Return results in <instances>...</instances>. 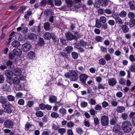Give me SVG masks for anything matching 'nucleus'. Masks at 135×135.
I'll return each instance as SVG.
<instances>
[{
    "label": "nucleus",
    "instance_id": "f257e3e1",
    "mask_svg": "<svg viewBox=\"0 0 135 135\" xmlns=\"http://www.w3.org/2000/svg\"><path fill=\"white\" fill-rule=\"evenodd\" d=\"M121 127L122 130L126 133L131 132L133 129V126L131 123L129 121L126 120L122 122Z\"/></svg>",
    "mask_w": 135,
    "mask_h": 135
},
{
    "label": "nucleus",
    "instance_id": "f03ea898",
    "mask_svg": "<svg viewBox=\"0 0 135 135\" xmlns=\"http://www.w3.org/2000/svg\"><path fill=\"white\" fill-rule=\"evenodd\" d=\"M64 76L65 78L70 79L72 81H76L78 78L77 74L74 71H69L68 73H65Z\"/></svg>",
    "mask_w": 135,
    "mask_h": 135
},
{
    "label": "nucleus",
    "instance_id": "7ed1b4c3",
    "mask_svg": "<svg viewBox=\"0 0 135 135\" xmlns=\"http://www.w3.org/2000/svg\"><path fill=\"white\" fill-rule=\"evenodd\" d=\"M41 30L40 26H34L31 28V30L32 32H35V33L39 36H40L42 33Z\"/></svg>",
    "mask_w": 135,
    "mask_h": 135
},
{
    "label": "nucleus",
    "instance_id": "20e7f679",
    "mask_svg": "<svg viewBox=\"0 0 135 135\" xmlns=\"http://www.w3.org/2000/svg\"><path fill=\"white\" fill-rule=\"evenodd\" d=\"M101 123L102 125L106 126L109 124V119L108 117L105 115L102 116L101 118Z\"/></svg>",
    "mask_w": 135,
    "mask_h": 135
},
{
    "label": "nucleus",
    "instance_id": "39448f33",
    "mask_svg": "<svg viewBox=\"0 0 135 135\" xmlns=\"http://www.w3.org/2000/svg\"><path fill=\"white\" fill-rule=\"evenodd\" d=\"M13 122L10 120H6L4 122V125L6 128H11L13 127Z\"/></svg>",
    "mask_w": 135,
    "mask_h": 135
},
{
    "label": "nucleus",
    "instance_id": "423d86ee",
    "mask_svg": "<svg viewBox=\"0 0 135 135\" xmlns=\"http://www.w3.org/2000/svg\"><path fill=\"white\" fill-rule=\"evenodd\" d=\"M65 35L67 39L68 40L71 41L74 39L76 40L78 39L75 36L73 35L69 32L66 33Z\"/></svg>",
    "mask_w": 135,
    "mask_h": 135
},
{
    "label": "nucleus",
    "instance_id": "0eeeda50",
    "mask_svg": "<svg viewBox=\"0 0 135 135\" xmlns=\"http://www.w3.org/2000/svg\"><path fill=\"white\" fill-rule=\"evenodd\" d=\"M31 48V45L28 43L24 44L22 46V50L23 51L27 52L29 51Z\"/></svg>",
    "mask_w": 135,
    "mask_h": 135
},
{
    "label": "nucleus",
    "instance_id": "6e6552de",
    "mask_svg": "<svg viewBox=\"0 0 135 135\" xmlns=\"http://www.w3.org/2000/svg\"><path fill=\"white\" fill-rule=\"evenodd\" d=\"M112 17L114 19L116 23L121 25L123 24V22L122 19L118 16H116L114 14H113V15Z\"/></svg>",
    "mask_w": 135,
    "mask_h": 135
},
{
    "label": "nucleus",
    "instance_id": "1a4fd4ad",
    "mask_svg": "<svg viewBox=\"0 0 135 135\" xmlns=\"http://www.w3.org/2000/svg\"><path fill=\"white\" fill-rule=\"evenodd\" d=\"M88 78L87 75L84 74H80L79 77L80 81L84 84V85H87L85 81Z\"/></svg>",
    "mask_w": 135,
    "mask_h": 135
},
{
    "label": "nucleus",
    "instance_id": "9d476101",
    "mask_svg": "<svg viewBox=\"0 0 135 135\" xmlns=\"http://www.w3.org/2000/svg\"><path fill=\"white\" fill-rule=\"evenodd\" d=\"M109 2V0H98V3L101 6L105 7L108 5Z\"/></svg>",
    "mask_w": 135,
    "mask_h": 135
},
{
    "label": "nucleus",
    "instance_id": "9b49d317",
    "mask_svg": "<svg viewBox=\"0 0 135 135\" xmlns=\"http://www.w3.org/2000/svg\"><path fill=\"white\" fill-rule=\"evenodd\" d=\"M13 73L15 76H19L21 75L22 71L19 68H16L13 69Z\"/></svg>",
    "mask_w": 135,
    "mask_h": 135
},
{
    "label": "nucleus",
    "instance_id": "f8f14e48",
    "mask_svg": "<svg viewBox=\"0 0 135 135\" xmlns=\"http://www.w3.org/2000/svg\"><path fill=\"white\" fill-rule=\"evenodd\" d=\"M5 107H4V111L8 114H10L12 112V107L10 105L7 106V104H5Z\"/></svg>",
    "mask_w": 135,
    "mask_h": 135
},
{
    "label": "nucleus",
    "instance_id": "ddd939ff",
    "mask_svg": "<svg viewBox=\"0 0 135 135\" xmlns=\"http://www.w3.org/2000/svg\"><path fill=\"white\" fill-rule=\"evenodd\" d=\"M54 12L52 9H48L46 10L44 12V15L46 17H47L54 14Z\"/></svg>",
    "mask_w": 135,
    "mask_h": 135
},
{
    "label": "nucleus",
    "instance_id": "4468645a",
    "mask_svg": "<svg viewBox=\"0 0 135 135\" xmlns=\"http://www.w3.org/2000/svg\"><path fill=\"white\" fill-rule=\"evenodd\" d=\"M18 34L17 32H15L14 31L12 32L9 35L8 39V42H10L11 41H12L13 40H14V37L16 36Z\"/></svg>",
    "mask_w": 135,
    "mask_h": 135
},
{
    "label": "nucleus",
    "instance_id": "2eb2a0df",
    "mask_svg": "<svg viewBox=\"0 0 135 135\" xmlns=\"http://www.w3.org/2000/svg\"><path fill=\"white\" fill-rule=\"evenodd\" d=\"M7 102V98L4 96H0V103H1L3 107L4 104H6Z\"/></svg>",
    "mask_w": 135,
    "mask_h": 135
},
{
    "label": "nucleus",
    "instance_id": "dca6fc26",
    "mask_svg": "<svg viewBox=\"0 0 135 135\" xmlns=\"http://www.w3.org/2000/svg\"><path fill=\"white\" fill-rule=\"evenodd\" d=\"M128 4L131 10H134L135 9V4L134 1H129L128 3Z\"/></svg>",
    "mask_w": 135,
    "mask_h": 135
},
{
    "label": "nucleus",
    "instance_id": "f3484780",
    "mask_svg": "<svg viewBox=\"0 0 135 135\" xmlns=\"http://www.w3.org/2000/svg\"><path fill=\"white\" fill-rule=\"evenodd\" d=\"M118 118L115 117L111 119L110 121V124L111 125H114L116 124L118 122Z\"/></svg>",
    "mask_w": 135,
    "mask_h": 135
},
{
    "label": "nucleus",
    "instance_id": "a211bd4d",
    "mask_svg": "<svg viewBox=\"0 0 135 135\" xmlns=\"http://www.w3.org/2000/svg\"><path fill=\"white\" fill-rule=\"evenodd\" d=\"M108 83L109 85L113 86L116 84L117 81L115 79L110 78L108 79Z\"/></svg>",
    "mask_w": 135,
    "mask_h": 135
},
{
    "label": "nucleus",
    "instance_id": "6ab92c4d",
    "mask_svg": "<svg viewBox=\"0 0 135 135\" xmlns=\"http://www.w3.org/2000/svg\"><path fill=\"white\" fill-rule=\"evenodd\" d=\"M22 51L20 50L14 49L13 51V54L16 56H19L21 54Z\"/></svg>",
    "mask_w": 135,
    "mask_h": 135
},
{
    "label": "nucleus",
    "instance_id": "aec40b11",
    "mask_svg": "<svg viewBox=\"0 0 135 135\" xmlns=\"http://www.w3.org/2000/svg\"><path fill=\"white\" fill-rule=\"evenodd\" d=\"M120 126L118 124H117L113 127V131L114 132L117 133L120 132Z\"/></svg>",
    "mask_w": 135,
    "mask_h": 135
},
{
    "label": "nucleus",
    "instance_id": "412c9836",
    "mask_svg": "<svg viewBox=\"0 0 135 135\" xmlns=\"http://www.w3.org/2000/svg\"><path fill=\"white\" fill-rule=\"evenodd\" d=\"M28 38L30 40L33 41L37 39V37L36 34L31 33L29 34L28 36Z\"/></svg>",
    "mask_w": 135,
    "mask_h": 135
},
{
    "label": "nucleus",
    "instance_id": "4be33fe9",
    "mask_svg": "<svg viewBox=\"0 0 135 135\" xmlns=\"http://www.w3.org/2000/svg\"><path fill=\"white\" fill-rule=\"evenodd\" d=\"M57 100V97L54 95H52L49 97V100L52 103L56 102Z\"/></svg>",
    "mask_w": 135,
    "mask_h": 135
},
{
    "label": "nucleus",
    "instance_id": "5701e85b",
    "mask_svg": "<svg viewBox=\"0 0 135 135\" xmlns=\"http://www.w3.org/2000/svg\"><path fill=\"white\" fill-rule=\"evenodd\" d=\"M5 74L7 77H12L13 75V73L9 70H6L5 71Z\"/></svg>",
    "mask_w": 135,
    "mask_h": 135
},
{
    "label": "nucleus",
    "instance_id": "b1692460",
    "mask_svg": "<svg viewBox=\"0 0 135 135\" xmlns=\"http://www.w3.org/2000/svg\"><path fill=\"white\" fill-rule=\"evenodd\" d=\"M35 57V53L33 52L32 51H30L28 52L27 55V57L29 59H33Z\"/></svg>",
    "mask_w": 135,
    "mask_h": 135
},
{
    "label": "nucleus",
    "instance_id": "393cba45",
    "mask_svg": "<svg viewBox=\"0 0 135 135\" xmlns=\"http://www.w3.org/2000/svg\"><path fill=\"white\" fill-rule=\"evenodd\" d=\"M125 110V107L123 106H118L116 108V110L118 113H121L124 112Z\"/></svg>",
    "mask_w": 135,
    "mask_h": 135
},
{
    "label": "nucleus",
    "instance_id": "a878e982",
    "mask_svg": "<svg viewBox=\"0 0 135 135\" xmlns=\"http://www.w3.org/2000/svg\"><path fill=\"white\" fill-rule=\"evenodd\" d=\"M107 84L99 83L98 84V88L99 89H104L107 87Z\"/></svg>",
    "mask_w": 135,
    "mask_h": 135
},
{
    "label": "nucleus",
    "instance_id": "bb28decb",
    "mask_svg": "<svg viewBox=\"0 0 135 135\" xmlns=\"http://www.w3.org/2000/svg\"><path fill=\"white\" fill-rule=\"evenodd\" d=\"M52 37L51 34L48 32H46L44 35V38L46 40H50Z\"/></svg>",
    "mask_w": 135,
    "mask_h": 135
},
{
    "label": "nucleus",
    "instance_id": "cd10ccee",
    "mask_svg": "<svg viewBox=\"0 0 135 135\" xmlns=\"http://www.w3.org/2000/svg\"><path fill=\"white\" fill-rule=\"evenodd\" d=\"M121 29L124 33L127 32L129 31V28L126 25H123L121 26Z\"/></svg>",
    "mask_w": 135,
    "mask_h": 135
},
{
    "label": "nucleus",
    "instance_id": "c85d7f7f",
    "mask_svg": "<svg viewBox=\"0 0 135 135\" xmlns=\"http://www.w3.org/2000/svg\"><path fill=\"white\" fill-rule=\"evenodd\" d=\"M12 82L13 83L15 84H17L20 83V81L18 78L15 77L13 78Z\"/></svg>",
    "mask_w": 135,
    "mask_h": 135
},
{
    "label": "nucleus",
    "instance_id": "c756f323",
    "mask_svg": "<svg viewBox=\"0 0 135 135\" xmlns=\"http://www.w3.org/2000/svg\"><path fill=\"white\" fill-rule=\"evenodd\" d=\"M60 113L63 116H64L66 114V110L64 108L60 109L59 110Z\"/></svg>",
    "mask_w": 135,
    "mask_h": 135
},
{
    "label": "nucleus",
    "instance_id": "7c9ffc66",
    "mask_svg": "<svg viewBox=\"0 0 135 135\" xmlns=\"http://www.w3.org/2000/svg\"><path fill=\"white\" fill-rule=\"evenodd\" d=\"M44 27L46 31H49L50 29V24L49 22L45 23L44 24Z\"/></svg>",
    "mask_w": 135,
    "mask_h": 135
},
{
    "label": "nucleus",
    "instance_id": "2f4dec72",
    "mask_svg": "<svg viewBox=\"0 0 135 135\" xmlns=\"http://www.w3.org/2000/svg\"><path fill=\"white\" fill-rule=\"evenodd\" d=\"M32 14V11H27V12H25V14L24 16V18L27 19Z\"/></svg>",
    "mask_w": 135,
    "mask_h": 135
},
{
    "label": "nucleus",
    "instance_id": "473e14b6",
    "mask_svg": "<svg viewBox=\"0 0 135 135\" xmlns=\"http://www.w3.org/2000/svg\"><path fill=\"white\" fill-rule=\"evenodd\" d=\"M6 63L7 66L9 67L10 69L12 68V66L13 64L12 61L10 60H8L6 61Z\"/></svg>",
    "mask_w": 135,
    "mask_h": 135
},
{
    "label": "nucleus",
    "instance_id": "72a5a7b5",
    "mask_svg": "<svg viewBox=\"0 0 135 135\" xmlns=\"http://www.w3.org/2000/svg\"><path fill=\"white\" fill-rule=\"evenodd\" d=\"M65 49L68 54L71 53L73 51V47L70 46H69L66 47V48Z\"/></svg>",
    "mask_w": 135,
    "mask_h": 135
},
{
    "label": "nucleus",
    "instance_id": "f704fd0d",
    "mask_svg": "<svg viewBox=\"0 0 135 135\" xmlns=\"http://www.w3.org/2000/svg\"><path fill=\"white\" fill-rule=\"evenodd\" d=\"M81 43H75L74 44L75 47L78 49H80L82 45H83V44H82Z\"/></svg>",
    "mask_w": 135,
    "mask_h": 135
},
{
    "label": "nucleus",
    "instance_id": "c9c22d12",
    "mask_svg": "<svg viewBox=\"0 0 135 135\" xmlns=\"http://www.w3.org/2000/svg\"><path fill=\"white\" fill-rule=\"evenodd\" d=\"M52 127L53 129L54 130H58L59 128V125L57 123L55 124H53Z\"/></svg>",
    "mask_w": 135,
    "mask_h": 135
},
{
    "label": "nucleus",
    "instance_id": "e433bc0d",
    "mask_svg": "<svg viewBox=\"0 0 135 135\" xmlns=\"http://www.w3.org/2000/svg\"><path fill=\"white\" fill-rule=\"evenodd\" d=\"M28 31V28L26 27H24L22 28L21 33L24 34L27 33Z\"/></svg>",
    "mask_w": 135,
    "mask_h": 135
},
{
    "label": "nucleus",
    "instance_id": "4c0bfd02",
    "mask_svg": "<svg viewBox=\"0 0 135 135\" xmlns=\"http://www.w3.org/2000/svg\"><path fill=\"white\" fill-rule=\"evenodd\" d=\"M58 132L61 134H62L66 132V130L65 128H59L58 130Z\"/></svg>",
    "mask_w": 135,
    "mask_h": 135
},
{
    "label": "nucleus",
    "instance_id": "58836bf2",
    "mask_svg": "<svg viewBox=\"0 0 135 135\" xmlns=\"http://www.w3.org/2000/svg\"><path fill=\"white\" fill-rule=\"evenodd\" d=\"M36 115L38 117H41L43 116V112L41 111H37L36 113Z\"/></svg>",
    "mask_w": 135,
    "mask_h": 135
},
{
    "label": "nucleus",
    "instance_id": "ea45409f",
    "mask_svg": "<svg viewBox=\"0 0 135 135\" xmlns=\"http://www.w3.org/2000/svg\"><path fill=\"white\" fill-rule=\"evenodd\" d=\"M95 26L98 28H99L102 26V24L100 21L97 20H96Z\"/></svg>",
    "mask_w": 135,
    "mask_h": 135
},
{
    "label": "nucleus",
    "instance_id": "a19ab883",
    "mask_svg": "<svg viewBox=\"0 0 135 135\" xmlns=\"http://www.w3.org/2000/svg\"><path fill=\"white\" fill-rule=\"evenodd\" d=\"M76 132L78 134H81L84 132L82 129L80 127H78L76 128Z\"/></svg>",
    "mask_w": 135,
    "mask_h": 135
},
{
    "label": "nucleus",
    "instance_id": "79ce46f5",
    "mask_svg": "<svg viewBox=\"0 0 135 135\" xmlns=\"http://www.w3.org/2000/svg\"><path fill=\"white\" fill-rule=\"evenodd\" d=\"M128 17L131 19H133L135 17L134 13H133L132 12H129L128 14Z\"/></svg>",
    "mask_w": 135,
    "mask_h": 135
},
{
    "label": "nucleus",
    "instance_id": "37998d69",
    "mask_svg": "<svg viewBox=\"0 0 135 135\" xmlns=\"http://www.w3.org/2000/svg\"><path fill=\"white\" fill-rule=\"evenodd\" d=\"M7 98L8 101L9 102L14 101L15 99L14 97L11 95H8L7 97Z\"/></svg>",
    "mask_w": 135,
    "mask_h": 135
},
{
    "label": "nucleus",
    "instance_id": "c03bdc74",
    "mask_svg": "<svg viewBox=\"0 0 135 135\" xmlns=\"http://www.w3.org/2000/svg\"><path fill=\"white\" fill-rule=\"evenodd\" d=\"M72 56L73 59H77L78 56V54L75 52H72Z\"/></svg>",
    "mask_w": 135,
    "mask_h": 135
},
{
    "label": "nucleus",
    "instance_id": "a18cd8bd",
    "mask_svg": "<svg viewBox=\"0 0 135 135\" xmlns=\"http://www.w3.org/2000/svg\"><path fill=\"white\" fill-rule=\"evenodd\" d=\"M100 21L103 23H105L107 19L104 16H102L100 18Z\"/></svg>",
    "mask_w": 135,
    "mask_h": 135
},
{
    "label": "nucleus",
    "instance_id": "49530a36",
    "mask_svg": "<svg viewBox=\"0 0 135 135\" xmlns=\"http://www.w3.org/2000/svg\"><path fill=\"white\" fill-rule=\"evenodd\" d=\"M63 0H54L55 4L57 6H60L61 4V1Z\"/></svg>",
    "mask_w": 135,
    "mask_h": 135
},
{
    "label": "nucleus",
    "instance_id": "de8ad7c7",
    "mask_svg": "<svg viewBox=\"0 0 135 135\" xmlns=\"http://www.w3.org/2000/svg\"><path fill=\"white\" fill-rule=\"evenodd\" d=\"M127 15V13L124 11H122L119 13V16L122 17H125Z\"/></svg>",
    "mask_w": 135,
    "mask_h": 135
},
{
    "label": "nucleus",
    "instance_id": "09e8293b",
    "mask_svg": "<svg viewBox=\"0 0 135 135\" xmlns=\"http://www.w3.org/2000/svg\"><path fill=\"white\" fill-rule=\"evenodd\" d=\"M129 26L131 27H133L135 24V20H130L129 21Z\"/></svg>",
    "mask_w": 135,
    "mask_h": 135
},
{
    "label": "nucleus",
    "instance_id": "8fccbe9b",
    "mask_svg": "<svg viewBox=\"0 0 135 135\" xmlns=\"http://www.w3.org/2000/svg\"><path fill=\"white\" fill-rule=\"evenodd\" d=\"M97 42H102L104 40V38L101 37L100 36H97L95 38Z\"/></svg>",
    "mask_w": 135,
    "mask_h": 135
},
{
    "label": "nucleus",
    "instance_id": "3c124183",
    "mask_svg": "<svg viewBox=\"0 0 135 135\" xmlns=\"http://www.w3.org/2000/svg\"><path fill=\"white\" fill-rule=\"evenodd\" d=\"M51 115L52 117L57 118L59 117V114L57 113L53 112L51 114Z\"/></svg>",
    "mask_w": 135,
    "mask_h": 135
},
{
    "label": "nucleus",
    "instance_id": "603ef678",
    "mask_svg": "<svg viewBox=\"0 0 135 135\" xmlns=\"http://www.w3.org/2000/svg\"><path fill=\"white\" fill-rule=\"evenodd\" d=\"M108 24L111 26H113L115 24V22L114 20H110L108 21Z\"/></svg>",
    "mask_w": 135,
    "mask_h": 135
},
{
    "label": "nucleus",
    "instance_id": "864d4df0",
    "mask_svg": "<svg viewBox=\"0 0 135 135\" xmlns=\"http://www.w3.org/2000/svg\"><path fill=\"white\" fill-rule=\"evenodd\" d=\"M119 83L121 85H124L126 84V80L125 79L121 78L119 80Z\"/></svg>",
    "mask_w": 135,
    "mask_h": 135
},
{
    "label": "nucleus",
    "instance_id": "5fc2aeb1",
    "mask_svg": "<svg viewBox=\"0 0 135 135\" xmlns=\"http://www.w3.org/2000/svg\"><path fill=\"white\" fill-rule=\"evenodd\" d=\"M128 117V116L127 113H123L122 114L121 117L123 120H126Z\"/></svg>",
    "mask_w": 135,
    "mask_h": 135
},
{
    "label": "nucleus",
    "instance_id": "6e6d98bb",
    "mask_svg": "<svg viewBox=\"0 0 135 135\" xmlns=\"http://www.w3.org/2000/svg\"><path fill=\"white\" fill-rule=\"evenodd\" d=\"M47 3V0H42L40 3V5L42 6H45Z\"/></svg>",
    "mask_w": 135,
    "mask_h": 135
},
{
    "label": "nucleus",
    "instance_id": "4d7b16f0",
    "mask_svg": "<svg viewBox=\"0 0 135 135\" xmlns=\"http://www.w3.org/2000/svg\"><path fill=\"white\" fill-rule=\"evenodd\" d=\"M99 62L101 65H104L106 63V61L104 59L102 58L99 60Z\"/></svg>",
    "mask_w": 135,
    "mask_h": 135
},
{
    "label": "nucleus",
    "instance_id": "13d9d810",
    "mask_svg": "<svg viewBox=\"0 0 135 135\" xmlns=\"http://www.w3.org/2000/svg\"><path fill=\"white\" fill-rule=\"evenodd\" d=\"M60 54L64 57L65 60L68 59V55L66 54L63 52H60Z\"/></svg>",
    "mask_w": 135,
    "mask_h": 135
},
{
    "label": "nucleus",
    "instance_id": "bf43d9fd",
    "mask_svg": "<svg viewBox=\"0 0 135 135\" xmlns=\"http://www.w3.org/2000/svg\"><path fill=\"white\" fill-rule=\"evenodd\" d=\"M12 45L14 47L17 48L20 46L21 44L20 43H12Z\"/></svg>",
    "mask_w": 135,
    "mask_h": 135
},
{
    "label": "nucleus",
    "instance_id": "052dcab7",
    "mask_svg": "<svg viewBox=\"0 0 135 135\" xmlns=\"http://www.w3.org/2000/svg\"><path fill=\"white\" fill-rule=\"evenodd\" d=\"M94 124L95 125H97L99 123V120L98 118L97 117H95L94 118Z\"/></svg>",
    "mask_w": 135,
    "mask_h": 135
},
{
    "label": "nucleus",
    "instance_id": "680f3d73",
    "mask_svg": "<svg viewBox=\"0 0 135 135\" xmlns=\"http://www.w3.org/2000/svg\"><path fill=\"white\" fill-rule=\"evenodd\" d=\"M104 59L107 61L110 60L111 59V57L110 55L109 54H106L105 56Z\"/></svg>",
    "mask_w": 135,
    "mask_h": 135
},
{
    "label": "nucleus",
    "instance_id": "e2e57ef3",
    "mask_svg": "<svg viewBox=\"0 0 135 135\" xmlns=\"http://www.w3.org/2000/svg\"><path fill=\"white\" fill-rule=\"evenodd\" d=\"M74 126V124L73 122H70L67 123L66 126L69 128H71L73 127Z\"/></svg>",
    "mask_w": 135,
    "mask_h": 135
},
{
    "label": "nucleus",
    "instance_id": "0e129e2a",
    "mask_svg": "<svg viewBox=\"0 0 135 135\" xmlns=\"http://www.w3.org/2000/svg\"><path fill=\"white\" fill-rule=\"evenodd\" d=\"M47 2L48 4L50 5L51 6L54 7V4L53 3L52 0H47Z\"/></svg>",
    "mask_w": 135,
    "mask_h": 135
},
{
    "label": "nucleus",
    "instance_id": "69168bd1",
    "mask_svg": "<svg viewBox=\"0 0 135 135\" xmlns=\"http://www.w3.org/2000/svg\"><path fill=\"white\" fill-rule=\"evenodd\" d=\"M18 104L21 105H23L25 103L24 100L22 99L19 100L18 101Z\"/></svg>",
    "mask_w": 135,
    "mask_h": 135
},
{
    "label": "nucleus",
    "instance_id": "338daca9",
    "mask_svg": "<svg viewBox=\"0 0 135 135\" xmlns=\"http://www.w3.org/2000/svg\"><path fill=\"white\" fill-rule=\"evenodd\" d=\"M118 103L114 100H113L111 102V104L113 106H116L118 105Z\"/></svg>",
    "mask_w": 135,
    "mask_h": 135
},
{
    "label": "nucleus",
    "instance_id": "774afa93",
    "mask_svg": "<svg viewBox=\"0 0 135 135\" xmlns=\"http://www.w3.org/2000/svg\"><path fill=\"white\" fill-rule=\"evenodd\" d=\"M129 70L132 72H135V65H132Z\"/></svg>",
    "mask_w": 135,
    "mask_h": 135
}]
</instances>
